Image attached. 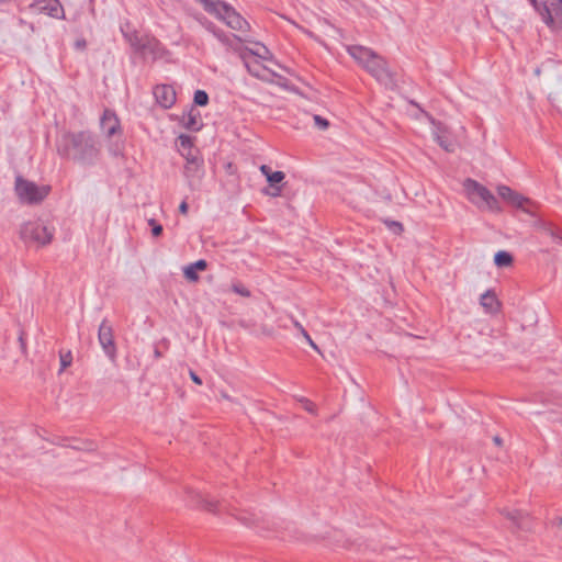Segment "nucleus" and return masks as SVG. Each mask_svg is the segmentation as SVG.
Returning <instances> with one entry per match:
<instances>
[{"mask_svg": "<svg viewBox=\"0 0 562 562\" xmlns=\"http://www.w3.org/2000/svg\"><path fill=\"white\" fill-rule=\"evenodd\" d=\"M55 146L60 158L82 167L97 165L101 157V143L90 131L65 132Z\"/></svg>", "mask_w": 562, "mask_h": 562, "instance_id": "1", "label": "nucleus"}, {"mask_svg": "<svg viewBox=\"0 0 562 562\" xmlns=\"http://www.w3.org/2000/svg\"><path fill=\"white\" fill-rule=\"evenodd\" d=\"M14 191L19 200L24 204H40L50 192V186H37L35 182L15 177Z\"/></svg>", "mask_w": 562, "mask_h": 562, "instance_id": "2", "label": "nucleus"}, {"mask_svg": "<svg viewBox=\"0 0 562 562\" xmlns=\"http://www.w3.org/2000/svg\"><path fill=\"white\" fill-rule=\"evenodd\" d=\"M463 187L470 201L479 207L490 211L501 210L495 195L477 181L469 178L464 181Z\"/></svg>", "mask_w": 562, "mask_h": 562, "instance_id": "3", "label": "nucleus"}, {"mask_svg": "<svg viewBox=\"0 0 562 562\" xmlns=\"http://www.w3.org/2000/svg\"><path fill=\"white\" fill-rule=\"evenodd\" d=\"M54 229L42 221L26 222L20 228V238L25 244L35 243L40 246H46L52 241Z\"/></svg>", "mask_w": 562, "mask_h": 562, "instance_id": "4", "label": "nucleus"}, {"mask_svg": "<svg viewBox=\"0 0 562 562\" xmlns=\"http://www.w3.org/2000/svg\"><path fill=\"white\" fill-rule=\"evenodd\" d=\"M363 68L376 79L381 85L387 89H394L396 87L395 75L389 68L385 59L375 55L363 66Z\"/></svg>", "mask_w": 562, "mask_h": 562, "instance_id": "5", "label": "nucleus"}, {"mask_svg": "<svg viewBox=\"0 0 562 562\" xmlns=\"http://www.w3.org/2000/svg\"><path fill=\"white\" fill-rule=\"evenodd\" d=\"M411 104L418 108L428 117L434 126L432 135L437 144L447 153H453L457 148V142L449 137L447 126L435 120L429 113L423 111L417 102L411 101Z\"/></svg>", "mask_w": 562, "mask_h": 562, "instance_id": "6", "label": "nucleus"}, {"mask_svg": "<svg viewBox=\"0 0 562 562\" xmlns=\"http://www.w3.org/2000/svg\"><path fill=\"white\" fill-rule=\"evenodd\" d=\"M187 164L184 166V176L191 190L200 188L202 178L204 176L203 159L194 154L188 153L186 155Z\"/></svg>", "mask_w": 562, "mask_h": 562, "instance_id": "7", "label": "nucleus"}, {"mask_svg": "<svg viewBox=\"0 0 562 562\" xmlns=\"http://www.w3.org/2000/svg\"><path fill=\"white\" fill-rule=\"evenodd\" d=\"M532 2L543 22L551 29H554L555 21L553 15L562 13V0H542L540 3L537 0H532Z\"/></svg>", "mask_w": 562, "mask_h": 562, "instance_id": "8", "label": "nucleus"}, {"mask_svg": "<svg viewBox=\"0 0 562 562\" xmlns=\"http://www.w3.org/2000/svg\"><path fill=\"white\" fill-rule=\"evenodd\" d=\"M217 19L224 21L227 26L239 32H247L250 29L249 23L228 3L222 5Z\"/></svg>", "mask_w": 562, "mask_h": 562, "instance_id": "9", "label": "nucleus"}, {"mask_svg": "<svg viewBox=\"0 0 562 562\" xmlns=\"http://www.w3.org/2000/svg\"><path fill=\"white\" fill-rule=\"evenodd\" d=\"M98 339L104 353L114 361L116 358V346L114 342L112 326L106 319H103L99 326Z\"/></svg>", "mask_w": 562, "mask_h": 562, "instance_id": "10", "label": "nucleus"}, {"mask_svg": "<svg viewBox=\"0 0 562 562\" xmlns=\"http://www.w3.org/2000/svg\"><path fill=\"white\" fill-rule=\"evenodd\" d=\"M100 126L106 137H112L121 132V124L114 111L105 109L100 120Z\"/></svg>", "mask_w": 562, "mask_h": 562, "instance_id": "11", "label": "nucleus"}, {"mask_svg": "<svg viewBox=\"0 0 562 562\" xmlns=\"http://www.w3.org/2000/svg\"><path fill=\"white\" fill-rule=\"evenodd\" d=\"M154 95L157 102L165 109L172 106L176 102V91L168 85L157 86L154 89Z\"/></svg>", "mask_w": 562, "mask_h": 562, "instance_id": "12", "label": "nucleus"}, {"mask_svg": "<svg viewBox=\"0 0 562 562\" xmlns=\"http://www.w3.org/2000/svg\"><path fill=\"white\" fill-rule=\"evenodd\" d=\"M503 515L509 519L517 529L530 530V519L528 513L518 509H504Z\"/></svg>", "mask_w": 562, "mask_h": 562, "instance_id": "13", "label": "nucleus"}, {"mask_svg": "<svg viewBox=\"0 0 562 562\" xmlns=\"http://www.w3.org/2000/svg\"><path fill=\"white\" fill-rule=\"evenodd\" d=\"M137 54H140L143 57L150 56L153 59H156L161 55V44L155 37L145 36Z\"/></svg>", "mask_w": 562, "mask_h": 562, "instance_id": "14", "label": "nucleus"}, {"mask_svg": "<svg viewBox=\"0 0 562 562\" xmlns=\"http://www.w3.org/2000/svg\"><path fill=\"white\" fill-rule=\"evenodd\" d=\"M212 34L224 45L227 47L238 52L240 49L239 43L248 42L247 38H241L237 35H227L224 31L217 29L215 25H212Z\"/></svg>", "mask_w": 562, "mask_h": 562, "instance_id": "15", "label": "nucleus"}, {"mask_svg": "<svg viewBox=\"0 0 562 562\" xmlns=\"http://www.w3.org/2000/svg\"><path fill=\"white\" fill-rule=\"evenodd\" d=\"M347 52L362 67L375 55L374 50L361 45H350L347 47Z\"/></svg>", "mask_w": 562, "mask_h": 562, "instance_id": "16", "label": "nucleus"}, {"mask_svg": "<svg viewBox=\"0 0 562 562\" xmlns=\"http://www.w3.org/2000/svg\"><path fill=\"white\" fill-rule=\"evenodd\" d=\"M181 124L189 131H199L201 127L200 113L192 106L188 113H183Z\"/></svg>", "mask_w": 562, "mask_h": 562, "instance_id": "17", "label": "nucleus"}, {"mask_svg": "<svg viewBox=\"0 0 562 562\" xmlns=\"http://www.w3.org/2000/svg\"><path fill=\"white\" fill-rule=\"evenodd\" d=\"M256 46H257L256 49H251L248 47H245V48L240 47V49L238 52H239V56L243 59V61H246V58H248L249 56H257L261 59H268L270 57V52L265 45H262L260 43H256Z\"/></svg>", "mask_w": 562, "mask_h": 562, "instance_id": "18", "label": "nucleus"}, {"mask_svg": "<svg viewBox=\"0 0 562 562\" xmlns=\"http://www.w3.org/2000/svg\"><path fill=\"white\" fill-rule=\"evenodd\" d=\"M207 268V262L204 259H200L193 263H190L183 269L184 277L192 282L199 280L198 271H204Z\"/></svg>", "mask_w": 562, "mask_h": 562, "instance_id": "19", "label": "nucleus"}, {"mask_svg": "<svg viewBox=\"0 0 562 562\" xmlns=\"http://www.w3.org/2000/svg\"><path fill=\"white\" fill-rule=\"evenodd\" d=\"M480 303L488 313H495L499 308V302L492 290H487L481 295Z\"/></svg>", "mask_w": 562, "mask_h": 562, "instance_id": "20", "label": "nucleus"}, {"mask_svg": "<svg viewBox=\"0 0 562 562\" xmlns=\"http://www.w3.org/2000/svg\"><path fill=\"white\" fill-rule=\"evenodd\" d=\"M189 493L192 496V502L196 506H201V507H203L206 510L212 512V513L215 512L216 502L207 499L201 493H198V492H194V491H190Z\"/></svg>", "mask_w": 562, "mask_h": 562, "instance_id": "21", "label": "nucleus"}, {"mask_svg": "<svg viewBox=\"0 0 562 562\" xmlns=\"http://www.w3.org/2000/svg\"><path fill=\"white\" fill-rule=\"evenodd\" d=\"M124 38L131 45L135 53H138L140 49V45L143 44V40L145 36L139 35L136 31L125 32L123 27H121Z\"/></svg>", "mask_w": 562, "mask_h": 562, "instance_id": "22", "label": "nucleus"}, {"mask_svg": "<svg viewBox=\"0 0 562 562\" xmlns=\"http://www.w3.org/2000/svg\"><path fill=\"white\" fill-rule=\"evenodd\" d=\"M199 2L203 9L215 16L220 14V11L222 10V5L225 4L223 1H213V0H195Z\"/></svg>", "mask_w": 562, "mask_h": 562, "instance_id": "23", "label": "nucleus"}, {"mask_svg": "<svg viewBox=\"0 0 562 562\" xmlns=\"http://www.w3.org/2000/svg\"><path fill=\"white\" fill-rule=\"evenodd\" d=\"M513 206L517 207V209H520L522 210L524 212L528 213V214H533L532 211L529 209L530 205H532L533 203L526 196L519 194V193H516V195L514 196V199L510 201V203Z\"/></svg>", "mask_w": 562, "mask_h": 562, "instance_id": "24", "label": "nucleus"}, {"mask_svg": "<svg viewBox=\"0 0 562 562\" xmlns=\"http://www.w3.org/2000/svg\"><path fill=\"white\" fill-rule=\"evenodd\" d=\"M178 143H179V151L181 153V155L186 158V155L188 153L190 154H193L192 153V149H193V139L191 136L189 135H186V134H181L179 137H178Z\"/></svg>", "mask_w": 562, "mask_h": 562, "instance_id": "25", "label": "nucleus"}, {"mask_svg": "<svg viewBox=\"0 0 562 562\" xmlns=\"http://www.w3.org/2000/svg\"><path fill=\"white\" fill-rule=\"evenodd\" d=\"M513 256L506 250H499L494 256V263L498 268L508 267L513 263Z\"/></svg>", "mask_w": 562, "mask_h": 562, "instance_id": "26", "label": "nucleus"}, {"mask_svg": "<svg viewBox=\"0 0 562 562\" xmlns=\"http://www.w3.org/2000/svg\"><path fill=\"white\" fill-rule=\"evenodd\" d=\"M43 10L47 11L50 16L58 18L59 13L63 11V8L58 0H46Z\"/></svg>", "mask_w": 562, "mask_h": 562, "instance_id": "27", "label": "nucleus"}, {"mask_svg": "<svg viewBox=\"0 0 562 562\" xmlns=\"http://www.w3.org/2000/svg\"><path fill=\"white\" fill-rule=\"evenodd\" d=\"M244 64L248 70V72L251 76L257 77V78L262 77L261 70L263 69V67L259 61H257V60L250 61V60H248V58H246V61H244Z\"/></svg>", "mask_w": 562, "mask_h": 562, "instance_id": "28", "label": "nucleus"}, {"mask_svg": "<svg viewBox=\"0 0 562 562\" xmlns=\"http://www.w3.org/2000/svg\"><path fill=\"white\" fill-rule=\"evenodd\" d=\"M497 192H498V195L504 200L506 201L507 203H510V201L514 199V196L516 195L517 192H515L514 190H512L509 187L507 186H499L497 188Z\"/></svg>", "mask_w": 562, "mask_h": 562, "instance_id": "29", "label": "nucleus"}, {"mask_svg": "<svg viewBox=\"0 0 562 562\" xmlns=\"http://www.w3.org/2000/svg\"><path fill=\"white\" fill-rule=\"evenodd\" d=\"M193 102L195 105L205 106L209 103V94L204 90H196Z\"/></svg>", "mask_w": 562, "mask_h": 562, "instance_id": "30", "label": "nucleus"}, {"mask_svg": "<svg viewBox=\"0 0 562 562\" xmlns=\"http://www.w3.org/2000/svg\"><path fill=\"white\" fill-rule=\"evenodd\" d=\"M285 178V175L283 171H273L268 175L267 181L269 182L270 187L278 186L281 183Z\"/></svg>", "mask_w": 562, "mask_h": 562, "instance_id": "31", "label": "nucleus"}, {"mask_svg": "<svg viewBox=\"0 0 562 562\" xmlns=\"http://www.w3.org/2000/svg\"><path fill=\"white\" fill-rule=\"evenodd\" d=\"M232 291L238 295L244 296V297L250 296V291L241 282L233 283Z\"/></svg>", "mask_w": 562, "mask_h": 562, "instance_id": "32", "label": "nucleus"}, {"mask_svg": "<svg viewBox=\"0 0 562 562\" xmlns=\"http://www.w3.org/2000/svg\"><path fill=\"white\" fill-rule=\"evenodd\" d=\"M59 358H60V372H61L67 367H69L71 364L72 356H71L70 351H67V352H60Z\"/></svg>", "mask_w": 562, "mask_h": 562, "instance_id": "33", "label": "nucleus"}, {"mask_svg": "<svg viewBox=\"0 0 562 562\" xmlns=\"http://www.w3.org/2000/svg\"><path fill=\"white\" fill-rule=\"evenodd\" d=\"M281 192H282L281 186H273V187L265 188L262 190L263 194H266L268 196H272V198H277V196L281 195Z\"/></svg>", "mask_w": 562, "mask_h": 562, "instance_id": "34", "label": "nucleus"}, {"mask_svg": "<svg viewBox=\"0 0 562 562\" xmlns=\"http://www.w3.org/2000/svg\"><path fill=\"white\" fill-rule=\"evenodd\" d=\"M148 224L151 226L153 236L158 237L162 234V226L156 220H149Z\"/></svg>", "mask_w": 562, "mask_h": 562, "instance_id": "35", "label": "nucleus"}, {"mask_svg": "<svg viewBox=\"0 0 562 562\" xmlns=\"http://www.w3.org/2000/svg\"><path fill=\"white\" fill-rule=\"evenodd\" d=\"M300 402L303 403L304 405V409L311 414H316V406L313 402H311L310 400L305 398V397H302L300 398Z\"/></svg>", "mask_w": 562, "mask_h": 562, "instance_id": "36", "label": "nucleus"}, {"mask_svg": "<svg viewBox=\"0 0 562 562\" xmlns=\"http://www.w3.org/2000/svg\"><path fill=\"white\" fill-rule=\"evenodd\" d=\"M313 119H314L315 125L319 130H326L329 126V122L326 119L322 117L321 115H314Z\"/></svg>", "mask_w": 562, "mask_h": 562, "instance_id": "37", "label": "nucleus"}, {"mask_svg": "<svg viewBox=\"0 0 562 562\" xmlns=\"http://www.w3.org/2000/svg\"><path fill=\"white\" fill-rule=\"evenodd\" d=\"M385 224L396 234L403 232V225L396 221H385Z\"/></svg>", "mask_w": 562, "mask_h": 562, "instance_id": "38", "label": "nucleus"}, {"mask_svg": "<svg viewBox=\"0 0 562 562\" xmlns=\"http://www.w3.org/2000/svg\"><path fill=\"white\" fill-rule=\"evenodd\" d=\"M302 336L305 338V340L308 342V345L314 349L316 350L317 352H321L318 346L314 342V340L311 338V336L308 335V333L306 330H303V334Z\"/></svg>", "mask_w": 562, "mask_h": 562, "instance_id": "39", "label": "nucleus"}, {"mask_svg": "<svg viewBox=\"0 0 562 562\" xmlns=\"http://www.w3.org/2000/svg\"><path fill=\"white\" fill-rule=\"evenodd\" d=\"M190 378H191V380H192L195 384H198V385H201V384H202V380H201V378H200V376H199L194 371H192V370H190Z\"/></svg>", "mask_w": 562, "mask_h": 562, "instance_id": "40", "label": "nucleus"}, {"mask_svg": "<svg viewBox=\"0 0 562 562\" xmlns=\"http://www.w3.org/2000/svg\"><path fill=\"white\" fill-rule=\"evenodd\" d=\"M75 46H76V48H78V49H85V48H86V46H87V42H86V40H83V38L77 40V41L75 42Z\"/></svg>", "mask_w": 562, "mask_h": 562, "instance_id": "41", "label": "nucleus"}, {"mask_svg": "<svg viewBox=\"0 0 562 562\" xmlns=\"http://www.w3.org/2000/svg\"><path fill=\"white\" fill-rule=\"evenodd\" d=\"M188 210H189V205L186 201H182L179 205V212L183 215H186L188 213Z\"/></svg>", "mask_w": 562, "mask_h": 562, "instance_id": "42", "label": "nucleus"}, {"mask_svg": "<svg viewBox=\"0 0 562 562\" xmlns=\"http://www.w3.org/2000/svg\"><path fill=\"white\" fill-rule=\"evenodd\" d=\"M260 171H261V172H262V175H265L267 178H268V175H270V172H272V171H271V169H270V167H268L267 165H262V166L260 167Z\"/></svg>", "mask_w": 562, "mask_h": 562, "instance_id": "43", "label": "nucleus"}, {"mask_svg": "<svg viewBox=\"0 0 562 562\" xmlns=\"http://www.w3.org/2000/svg\"><path fill=\"white\" fill-rule=\"evenodd\" d=\"M293 324H294V327L297 328L301 334H303V330H305V328L302 326V324L297 321H294Z\"/></svg>", "mask_w": 562, "mask_h": 562, "instance_id": "44", "label": "nucleus"}, {"mask_svg": "<svg viewBox=\"0 0 562 562\" xmlns=\"http://www.w3.org/2000/svg\"><path fill=\"white\" fill-rule=\"evenodd\" d=\"M493 441H494V443H495V445H497V446H502V442H503L502 438H501V437H498V436H495V437L493 438Z\"/></svg>", "mask_w": 562, "mask_h": 562, "instance_id": "45", "label": "nucleus"}, {"mask_svg": "<svg viewBox=\"0 0 562 562\" xmlns=\"http://www.w3.org/2000/svg\"><path fill=\"white\" fill-rule=\"evenodd\" d=\"M154 356H155V358H156V359H158V358H160L162 355H161V352L159 351V349H158V348H155V350H154Z\"/></svg>", "mask_w": 562, "mask_h": 562, "instance_id": "46", "label": "nucleus"}, {"mask_svg": "<svg viewBox=\"0 0 562 562\" xmlns=\"http://www.w3.org/2000/svg\"><path fill=\"white\" fill-rule=\"evenodd\" d=\"M212 25H214L212 22H206L205 27L212 33Z\"/></svg>", "mask_w": 562, "mask_h": 562, "instance_id": "47", "label": "nucleus"}, {"mask_svg": "<svg viewBox=\"0 0 562 562\" xmlns=\"http://www.w3.org/2000/svg\"><path fill=\"white\" fill-rule=\"evenodd\" d=\"M555 524H557L559 527H562V517H559V518L555 520Z\"/></svg>", "mask_w": 562, "mask_h": 562, "instance_id": "48", "label": "nucleus"}, {"mask_svg": "<svg viewBox=\"0 0 562 562\" xmlns=\"http://www.w3.org/2000/svg\"><path fill=\"white\" fill-rule=\"evenodd\" d=\"M222 396H223L224 398H226V400H229V396H228L227 394H225V393H223V394H222Z\"/></svg>", "mask_w": 562, "mask_h": 562, "instance_id": "49", "label": "nucleus"}, {"mask_svg": "<svg viewBox=\"0 0 562 562\" xmlns=\"http://www.w3.org/2000/svg\"><path fill=\"white\" fill-rule=\"evenodd\" d=\"M562 240V236L559 237Z\"/></svg>", "mask_w": 562, "mask_h": 562, "instance_id": "50", "label": "nucleus"}]
</instances>
